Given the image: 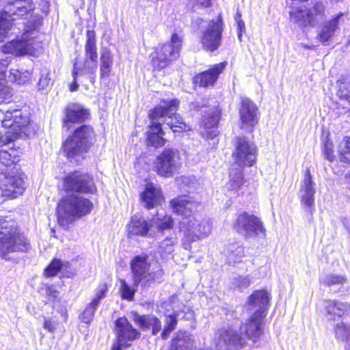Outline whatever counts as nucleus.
Wrapping results in <instances>:
<instances>
[{"label":"nucleus","mask_w":350,"mask_h":350,"mask_svg":"<svg viewBox=\"0 0 350 350\" xmlns=\"http://www.w3.org/2000/svg\"><path fill=\"white\" fill-rule=\"evenodd\" d=\"M265 318H258L252 314L248 320L241 327L243 337L232 327H222L215 334V343L218 350H239L246 347L247 341L253 344L258 340L263 333L262 321Z\"/></svg>","instance_id":"f257e3e1"},{"label":"nucleus","mask_w":350,"mask_h":350,"mask_svg":"<svg viewBox=\"0 0 350 350\" xmlns=\"http://www.w3.org/2000/svg\"><path fill=\"white\" fill-rule=\"evenodd\" d=\"M233 142L235 148L232 157L237 167L230 169V180L226 186L229 190L237 191L244 183L243 170L256 163L258 149L254 142L245 136H237Z\"/></svg>","instance_id":"f03ea898"},{"label":"nucleus","mask_w":350,"mask_h":350,"mask_svg":"<svg viewBox=\"0 0 350 350\" xmlns=\"http://www.w3.org/2000/svg\"><path fill=\"white\" fill-rule=\"evenodd\" d=\"M17 161L16 155L0 150V163L5 167L0 171V195L16 198L24 192L25 175L17 170Z\"/></svg>","instance_id":"7ed1b4c3"},{"label":"nucleus","mask_w":350,"mask_h":350,"mask_svg":"<svg viewBox=\"0 0 350 350\" xmlns=\"http://www.w3.org/2000/svg\"><path fill=\"white\" fill-rule=\"evenodd\" d=\"M31 246L29 239L20 232L16 221L0 216V256L8 260L13 253H27Z\"/></svg>","instance_id":"20e7f679"},{"label":"nucleus","mask_w":350,"mask_h":350,"mask_svg":"<svg viewBox=\"0 0 350 350\" xmlns=\"http://www.w3.org/2000/svg\"><path fill=\"white\" fill-rule=\"evenodd\" d=\"M93 206V203L83 196L76 193L66 196L57 205L58 224L64 228H68L75 219L90 214Z\"/></svg>","instance_id":"39448f33"},{"label":"nucleus","mask_w":350,"mask_h":350,"mask_svg":"<svg viewBox=\"0 0 350 350\" xmlns=\"http://www.w3.org/2000/svg\"><path fill=\"white\" fill-rule=\"evenodd\" d=\"M94 137L92 126L83 124L76 128L62 143V150L66 158L72 163H78L79 159L88 152Z\"/></svg>","instance_id":"423d86ee"},{"label":"nucleus","mask_w":350,"mask_h":350,"mask_svg":"<svg viewBox=\"0 0 350 350\" xmlns=\"http://www.w3.org/2000/svg\"><path fill=\"white\" fill-rule=\"evenodd\" d=\"M131 269L133 285L136 288L139 284L149 287L163 281L164 272L162 266L157 262L148 263L145 256H135L131 262Z\"/></svg>","instance_id":"0eeeda50"},{"label":"nucleus","mask_w":350,"mask_h":350,"mask_svg":"<svg viewBox=\"0 0 350 350\" xmlns=\"http://www.w3.org/2000/svg\"><path fill=\"white\" fill-rule=\"evenodd\" d=\"M179 101L178 99L163 100L161 104L155 107L149 113V118L151 124L148 126V131L146 132V144L148 146L159 148L165 145L166 140L163 138L164 132L161 127L162 122L159 118L165 114L173 113L178 107Z\"/></svg>","instance_id":"6e6552de"},{"label":"nucleus","mask_w":350,"mask_h":350,"mask_svg":"<svg viewBox=\"0 0 350 350\" xmlns=\"http://www.w3.org/2000/svg\"><path fill=\"white\" fill-rule=\"evenodd\" d=\"M232 227L237 233L247 240L266 236V229L260 218L245 211L237 215Z\"/></svg>","instance_id":"1a4fd4ad"},{"label":"nucleus","mask_w":350,"mask_h":350,"mask_svg":"<svg viewBox=\"0 0 350 350\" xmlns=\"http://www.w3.org/2000/svg\"><path fill=\"white\" fill-rule=\"evenodd\" d=\"M63 187L66 193L94 195L97 192L92 176L79 170L69 172L64 176Z\"/></svg>","instance_id":"9d476101"},{"label":"nucleus","mask_w":350,"mask_h":350,"mask_svg":"<svg viewBox=\"0 0 350 350\" xmlns=\"http://www.w3.org/2000/svg\"><path fill=\"white\" fill-rule=\"evenodd\" d=\"M182 46V40L176 33L172 35L170 42L158 47L156 56L152 58V64L154 70H161L170 64L172 61L179 57Z\"/></svg>","instance_id":"9b49d317"},{"label":"nucleus","mask_w":350,"mask_h":350,"mask_svg":"<svg viewBox=\"0 0 350 350\" xmlns=\"http://www.w3.org/2000/svg\"><path fill=\"white\" fill-rule=\"evenodd\" d=\"M180 167V157L177 149L165 148L154 162V170L158 175L172 177Z\"/></svg>","instance_id":"f8f14e48"},{"label":"nucleus","mask_w":350,"mask_h":350,"mask_svg":"<svg viewBox=\"0 0 350 350\" xmlns=\"http://www.w3.org/2000/svg\"><path fill=\"white\" fill-rule=\"evenodd\" d=\"M224 23L219 14L216 20L210 21L208 25L201 30L200 42L204 49L209 52L217 50L221 44Z\"/></svg>","instance_id":"ddd939ff"},{"label":"nucleus","mask_w":350,"mask_h":350,"mask_svg":"<svg viewBox=\"0 0 350 350\" xmlns=\"http://www.w3.org/2000/svg\"><path fill=\"white\" fill-rule=\"evenodd\" d=\"M180 229L189 242L208 237L211 231V224L208 218L192 217L188 221H180Z\"/></svg>","instance_id":"4468645a"},{"label":"nucleus","mask_w":350,"mask_h":350,"mask_svg":"<svg viewBox=\"0 0 350 350\" xmlns=\"http://www.w3.org/2000/svg\"><path fill=\"white\" fill-rule=\"evenodd\" d=\"M3 114L2 126L12 129L16 137H18L21 132L25 129L29 123V114L26 110L10 107L5 111Z\"/></svg>","instance_id":"2eb2a0df"},{"label":"nucleus","mask_w":350,"mask_h":350,"mask_svg":"<svg viewBox=\"0 0 350 350\" xmlns=\"http://www.w3.org/2000/svg\"><path fill=\"white\" fill-rule=\"evenodd\" d=\"M258 109L256 105L248 98H242L239 108L241 129L247 133H252L258 122Z\"/></svg>","instance_id":"dca6fc26"},{"label":"nucleus","mask_w":350,"mask_h":350,"mask_svg":"<svg viewBox=\"0 0 350 350\" xmlns=\"http://www.w3.org/2000/svg\"><path fill=\"white\" fill-rule=\"evenodd\" d=\"M325 14V7L321 3L314 5L309 11L296 10L290 12L291 20L299 26L314 27L322 20Z\"/></svg>","instance_id":"f3484780"},{"label":"nucleus","mask_w":350,"mask_h":350,"mask_svg":"<svg viewBox=\"0 0 350 350\" xmlns=\"http://www.w3.org/2000/svg\"><path fill=\"white\" fill-rule=\"evenodd\" d=\"M90 116L89 110L81 105L69 103L64 109L62 129L68 131L73 124L83 122L89 119Z\"/></svg>","instance_id":"a211bd4d"},{"label":"nucleus","mask_w":350,"mask_h":350,"mask_svg":"<svg viewBox=\"0 0 350 350\" xmlns=\"http://www.w3.org/2000/svg\"><path fill=\"white\" fill-rule=\"evenodd\" d=\"M269 293L265 290L255 291L247 300L248 309L258 318H265L269 309Z\"/></svg>","instance_id":"6ab92c4d"},{"label":"nucleus","mask_w":350,"mask_h":350,"mask_svg":"<svg viewBox=\"0 0 350 350\" xmlns=\"http://www.w3.org/2000/svg\"><path fill=\"white\" fill-rule=\"evenodd\" d=\"M113 332L116 339L126 343H130L141 336L140 332L133 327L125 317H118L114 321Z\"/></svg>","instance_id":"aec40b11"},{"label":"nucleus","mask_w":350,"mask_h":350,"mask_svg":"<svg viewBox=\"0 0 350 350\" xmlns=\"http://www.w3.org/2000/svg\"><path fill=\"white\" fill-rule=\"evenodd\" d=\"M227 64L226 62H222L213 65L209 69L196 75L193 78V83L195 86L200 88H208L214 85Z\"/></svg>","instance_id":"412c9836"},{"label":"nucleus","mask_w":350,"mask_h":350,"mask_svg":"<svg viewBox=\"0 0 350 350\" xmlns=\"http://www.w3.org/2000/svg\"><path fill=\"white\" fill-rule=\"evenodd\" d=\"M220 120V111L216 107H212L205 111L202 116V135L207 139H213L218 135V124Z\"/></svg>","instance_id":"4be33fe9"},{"label":"nucleus","mask_w":350,"mask_h":350,"mask_svg":"<svg viewBox=\"0 0 350 350\" xmlns=\"http://www.w3.org/2000/svg\"><path fill=\"white\" fill-rule=\"evenodd\" d=\"M3 14L12 21L16 20L14 16H25L34 10L33 0H6Z\"/></svg>","instance_id":"5701e85b"},{"label":"nucleus","mask_w":350,"mask_h":350,"mask_svg":"<svg viewBox=\"0 0 350 350\" xmlns=\"http://www.w3.org/2000/svg\"><path fill=\"white\" fill-rule=\"evenodd\" d=\"M314 183L309 170L306 172L303 184L300 190V198L302 207L310 215L314 210Z\"/></svg>","instance_id":"b1692460"},{"label":"nucleus","mask_w":350,"mask_h":350,"mask_svg":"<svg viewBox=\"0 0 350 350\" xmlns=\"http://www.w3.org/2000/svg\"><path fill=\"white\" fill-rule=\"evenodd\" d=\"M31 40L27 33H23L21 37L17 38L9 42H7L3 48L5 53H12L16 56H21L27 54L31 49Z\"/></svg>","instance_id":"393cba45"},{"label":"nucleus","mask_w":350,"mask_h":350,"mask_svg":"<svg viewBox=\"0 0 350 350\" xmlns=\"http://www.w3.org/2000/svg\"><path fill=\"white\" fill-rule=\"evenodd\" d=\"M133 319L142 331L152 328V334L156 336L161 330V321L153 314L141 315L137 312H133Z\"/></svg>","instance_id":"a878e982"},{"label":"nucleus","mask_w":350,"mask_h":350,"mask_svg":"<svg viewBox=\"0 0 350 350\" xmlns=\"http://www.w3.org/2000/svg\"><path fill=\"white\" fill-rule=\"evenodd\" d=\"M140 198L144 207L148 210L160 205L163 199L161 189L151 183L146 185Z\"/></svg>","instance_id":"bb28decb"},{"label":"nucleus","mask_w":350,"mask_h":350,"mask_svg":"<svg viewBox=\"0 0 350 350\" xmlns=\"http://www.w3.org/2000/svg\"><path fill=\"white\" fill-rule=\"evenodd\" d=\"M325 315L327 321H335L344 316L346 312L350 310V305L347 303L329 299L325 301Z\"/></svg>","instance_id":"cd10ccee"},{"label":"nucleus","mask_w":350,"mask_h":350,"mask_svg":"<svg viewBox=\"0 0 350 350\" xmlns=\"http://www.w3.org/2000/svg\"><path fill=\"white\" fill-rule=\"evenodd\" d=\"M344 14L343 12H339L333 16L332 19L324 23L319 33V40L323 44L327 45V42L333 37L335 31L338 28V25Z\"/></svg>","instance_id":"c85d7f7f"},{"label":"nucleus","mask_w":350,"mask_h":350,"mask_svg":"<svg viewBox=\"0 0 350 350\" xmlns=\"http://www.w3.org/2000/svg\"><path fill=\"white\" fill-rule=\"evenodd\" d=\"M178 108V107H177ZM176 109L173 113L165 114L162 117L159 118V120L162 124H165L175 134L182 133L185 131L189 130V127L183 120L182 118L176 114Z\"/></svg>","instance_id":"c756f323"},{"label":"nucleus","mask_w":350,"mask_h":350,"mask_svg":"<svg viewBox=\"0 0 350 350\" xmlns=\"http://www.w3.org/2000/svg\"><path fill=\"white\" fill-rule=\"evenodd\" d=\"M152 224L151 221L146 220L141 215L136 214L131 217V223L129 225V234L145 237L150 231Z\"/></svg>","instance_id":"7c9ffc66"},{"label":"nucleus","mask_w":350,"mask_h":350,"mask_svg":"<svg viewBox=\"0 0 350 350\" xmlns=\"http://www.w3.org/2000/svg\"><path fill=\"white\" fill-rule=\"evenodd\" d=\"M173 211L178 215L183 216L182 221H188L193 213L196 204L185 199H173L170 202Z\"/></svg>","instance_id":"2f4dec72"},{"label":"nucleus","mask_w":350,"mask_h":350,"mask_svg":"<svg viewBox=\"0 0 350 350\" xmlns=\"http://www.w3.org/2000/svg\"><path fill=\"white\" fill-rule=\"evenodd\" d=\"M319 280L322 284L329 287L330 291L336 293L346 282L347 278L342 275L329 273L321 278Z\"/></svg>","instance_id":"473e14b6"},{"label":"nucleus","mask_w":350,"mask_h":350,"mask_svg":"<svg viewBox=\"0 0 350 350\" xmlns=\"http://www.w3.org/2000/svg\"><path fill=\"white\" fill-rule=\"evenodd\" d=\"M335 338L338 341L345 342L350 350V322L340 321L334 325Z\"/></svg>","instance_id":"72a5a7b5"},{"label":"nucleus","mask_w":350,"mask_h":350,"mask_svg":"<svg viewBox=\"0 0 350 350\" xmlns=\"http://www.w3.org/2000/svg\"><path fill=\"white\" fill-rule=\"evenodd\" d=\"M86 37L87 40L85 46L86 59H89L92 62L97 63L98 54L95 31L94 30H88Z\"/></svg>","instance_id":"f704fd0d"},{"label":"nucleus","mask_w":350,"mask_h":350,"mask_svg":"<svg viewBox=\"0 0 350 350\" xmlns=\"http://www.w3.org/2000/svg\"><path fill=\"white\" fill-rule=\"evenodd\" d=\"M113 62V55L110 50L104 49L100 55V75L101 79L110 76Z\"/></svg>","instance_id":"c9c22d12"},{"label":"nucleus","mask_w":350,"mask_h":350,"mask_svg":"<svg viewBox=\"0 0 350 350\" xmlns=\"http://www.w3.org/2000/svg\"><path fill=\"white\" fill-rule=\"evenodd\" d=\"M224 252L230 264L241 262V258L245 256L244 247L239 243L229 244Z\"/></svg>","instance_id":"e433bc0d"},{"label":"nucleus","mask_w":350,"mask_h":350,"mask_svg":"<svg viewBox=\"0 0 350 350\" xmlns=\"http://www.w3.org/2000/svg\"><path fill=\"white\" fill-rule=\"evenodd\" d=\"M68 268H70V265L68 262L54 258L44 269V273L46 277H53L59 272L67 271Z\"/></svg>","instance_id":"4c0bfd02"},{"label":"nucleus","mask_w":350,"mask_h":350,"mask_svg":"<svg viewBox=\"0 0 350 350\" xmlns=\"http://www.w3.org/2000/svg\"><path fill=\"white\" fill-rule=\"evenodd\" d=\"M31 73L27 70L11 69L8 75V80L17 85H24L29 81Z\"/></svg>","instance_id":"58836bf2"},{"label":"nucleus","mask_w":350,"mask_h":350,"mask_svg":"<svg viewBox=\"0 0 350 350\" xmlns=\"http://www.w3.org/2000/svg\"><path fill=\"white\" fill-rule=\"evenodd\" d=\"M178 316V312L175 311L172 314H168L165 317V326L161 334L162 339H167L170 334L175 329L178 323L177 319Z\"/></svg>","instance_id":"ea45409f"},{"label":"nucleus","mask_w":350,"mask_h":350,"mask_svg":"<svg viewBox=\"0 0 350 350\" xmlns=\"http://www.w3.org/2000/svg\"><path fill=\"white\" fill-rule=\"evenodd\" d=\"M176 243V239L174 237H167L160 243L158 252L163 258H167L174 252Z\"/></svg>","instance_id":"a19ab883"},{"label":"nucleus","mask_w":350,"mask_h":350,"mask_svg":"<svg viewBox=\"0 0 350 350\" xmlns=\"http://www.w3.org/2000/svg\"><path fill=\"white\" fill-rule=\"evenodd\" d=\"M250 284L251 280L249 276L237 275L231 279V287L239 291H243Z\"/></svg>","instance_id":"79ce46f5"},{"label":"nucleus","mask_w":350,"mask_h":350,"mask_svg":"<svg viewBox=\"0 0 350 350\" xmlns=\"http://www.w3.org/2000/svg\"><path fill=\"white\" fill-rule=\"evenodd\" d=\"M53 83V79L51 78L50 72L43 68L40 70V76L38 83V88L39 90H47Z\"/></svg>","instance_id":"37998d69"},{"label":"nucleus","mask_w":350,"mask_h":350,"mask_svg":"<svg viewBox=\"0 0 350 350\" xmlns=\"http://www.w3.org/2000/svg\"><path fill=\"white\" fill-rule=\"evenodd\" d=\"M98 306V305L94 306L93 301H91L79 315L80 320L85 324H90L93 320Z\"/></svg>","instance_id":"c03bdc74"},{"label":"nucleus","mask_w":350,"mask_h":350,"mask_svg":"<svg viewBox=\"0 0 350 350\" xmlns=\"http://www.w3.org/2000/svg\"><path fill=\"white\" fill-rule=\"evenodd\" d=\"M12 19L6 16H0V42H3L12 27Z\"/></svg>","instance_id":"a18cd8bd"},{"label":"nucleus","mask_w":350,"mask_h":350,"mask_svg":"<svg viewBox=\"0 0 350 350\" xmlns=\"http://www.w3.org/2000/svg\"><path fill=\"white\" fill-rule=\"evenodd\" d=\"M120 291L122 299L131 301L133 299L136 289L131 288L124 280H121Z\"/></svg>","instance_id":"49530a36"},{"label":"nucleus","mask_w":350,"mask_h":350,"mask_svg":"<svg viewBox=\"0 0 350 350\" xmlns=\"http://www.w3.org/2000/svg\"><path fill=\"white\" fill-rule=\"evenodd\" d=\"M96 63H93V65L90 66L88 64V59H85L83 67L82 68L78 67L79 75H94L96 73Z\"/></svg>","instance_id":"de8ad7c7"},{"label":"nucleus","mask_w":350,"mask_h":350,"mask_svg":"<svg viewBox=\"0 0 350 350\" xmlns=\"http://www.w3.org/2000/svg\"><path fill=\"white\" fill-rule=\"evenodd\" d=\"M107 291V288L105 284H103L99 286L96 292V297L93 299L92 301H93V304L99 305L100 301L102 299H103L106 296V293Z\"/></svg>","instance_id":"09e8293b"},{"label":"nucleus","mask_w":350,"mask_h":350,"mask_svg":"<svg viewBox=\"0 0 350 350\" xmlns=\"http://www.w3.org/2000/svg\"><path fill=\"white\" fill-rule=\"evenodd\" d=\"M322 152L325 158L330 162H332L334 159V155L333 150L332 148V144L328 142H326L323 144Z\"/></svg>","instance_id":"8fccbe9b"},{"label":"nucleus","mask_w":350,"mask_h":350,"mask_svg":"<svg viewBox=\"0 0 350 350\" xmlns=\"http://www.w3.org/2000/svg\"><path fill=\"white\" fill-rule=\"evenodd\" d=\"M173 226V219L170 216H165L164 219L157 224V228L159 230L163 231L170 229Z\"/></svg>","instance_id":"3c124183"},{"label":"nucleus","mask_w":350,"mask_h":350,"mask_svg":"<svg viewBox=\"0 0 350 350\" xmlns=\"http://www.w3.org/2000/svg\"><path fill=\"white\" fill-rule=\"evenodd\" d=\"M57 323L49 318H44L43 328L51 333H53L56 329Z\"/></svg>","instance_id":"603ef678"},{"label":"nucleus","mask_w":350,"mask_h":350,"mask_svg":"<svg viewBox=\"0 0 350 350\" xmlns=\"http://www.w3.org/2000/svg\"><path fill=\"white\" fill-rule=\"evenodd\" d=\"M12 96V92L8 88H0V103L9 100Z\"/></svg>","instance_id":"864d4df0"},{"label":"nucleus","mask_w":350,"mask_h":350,"mask_svg":"<svg viewBox=\"0 0 350 350\" xmlns=\"http://www.w3.org/2000/svg\"><path fill=\"white\" fill-rule=\"evenodd\" d=\"M72 75L73 77V82L70 86V90L71 92H75L78 90L79 88V85L77 82V77L79 75L78 66H77V64H75L74 65Z\"/></svg>","instance_id":"5fc2aeb1"},{"label":"nucleus","mask_w":350,"mask_h":350,"mask_svg":"<svg viewBox=\"0 0 350 350\" xmlns=\"http://www.w3.org/2000/svg\"><path fill=\"white\" fill-rule=\"evenodd\" d=\"M340 160L341 162L350 163V150L342 149L340 151Z\"/></svg>","instance_id":"6e6d98bb"},{"label":"nucleus","mask_w":350,"mask_h":350,"mask_svg":"<svg viewBox=\"0 0 350 350\" xmlns=\"http://www.w3.org/2000/svg\"><path fill=\"white\" fill-rule=\"evenodd\" d=\"M131 345V343H126L123 341H120L116 339V342L113 345L111 350H122L123 347H129Z\"/></svg>","instance_id":"4d7b16f0"},{"label":"nucleus","mask_w":350,"mask_h":350,"mask_svg":"<svg viewBox=\"0 0 350 350\" xmlns=\"http://www.w3.org/2000/svg\"><path fill=\"white\" fill-rule=\"evenodd\" d=\"M237 25V36L240 41H241L242 34L245 31V23L243 21L236 22Z\"/></svg>","instance_id":"13d9d810"},{"label":"nucleus","mask_w":350,"mask_h":350,"mask_svg":"<svg viewBox=\"0 0 350 350\" xmlns=\"http://www.w3.org/2000/svg\"><path fill=\"white\" fill-rule=\"evenodd\" d=\"M7 66L6 61L0 62V81L4 80L6 77Z\"/></svg>","instance_id":"bf43d9fd"},{"label":"nucleus","mask_w":350,"mask_h":350,"mask_svg":"<svg viewBox=\"0 0 350 350\" xmlns=\"http://www.w3.org/2000/svg\"><path fill=\"white\" fill-rule=\"evenodd\" d=\"M192 3H194V5H200L203 8H208L211 6V0H191Z\"/></svg>","instance_id":"052dcab7"},{"label":"nucleus","mask_w":350,"mask_h":350,"mask_svg":"<svg viewBox=\"0 0 350 350\" xmlns=\"http://www.w3.org/2000/svg\"><path fill=\"white\" fill-rule=\"evenodd\" d=\"M204 107H206V104L204 103V101H195L191 103V108L196 109V110H201Z\"/></svg>","instance_id":"680f3d73"},{"label":"nucleus","mask_w":350,"mask_h":350,"mask_svg":"<svg viewBox=\"0 0 350 350\" xmlns=\"http://www.w3.org/2000/svg\"><path fill=\"white\" fill-rule=\"evenodd\" d=\"M338 94L340 98L347 100L350 105V91L347 90V92L345 93V90H342L340 87Z\"/></svg>","instance_id":"e2e57ef3"},{"label":"nucleus","mask_w":350,"mask_h":350,"mask_svg":"<svg viewBox=\"0 0 350 350\" xmlns=\"http://www.w3.org/2000/svg\"><path fill=\"white\" fill-rule=\"evenodd\" d=\"M342 223L345 228L348 230L350 234V217H343L342 219Z\"/></svg>","instance_id":"0e129e2a"},{"label":"nucleus","mask_w":350,"mask_h":350,"mask_svg":"<svg viewBox=\"0 0 350 350\" xmlns=\"http://www.w3.org/2000/svg\"><path fill=\"white\" fill-rule=\"evenodd\" d=\"M46 292L49 294V295L53 296V297H56V293H57L56 291L53 290L51 288H48Z\"/></svg>","instance_id":"69168bd1"},{"label":"nucleus","mask_w":350,"mask_h":350,"mask_svg":"<svg viewBox=\"0 0 350 350\" xmlns=\"http://www.w3.org/2000/svg\"><path fill=\"white\" fill-rule=\"evenodd\" d=\"M343 149L350 150V137L347 138L345 142V145Z\"/></svg>","instance_id":"338daca9"},{"label":"nucleus","mask_w":350,"mask_h":350,"mask_svg":"<svg viewBox=\"0 0 350 350\" xmlns=\"http://www.w3.org/2000/svg\"><path fill=\"white\" fill-rule=\"evenodd\" d=\"M234 20L236 21V22H238L239 21H243L241 19V12L238 10L234 16Z\"/></svg>","instance_id":"774afa93"}]
</instances>
